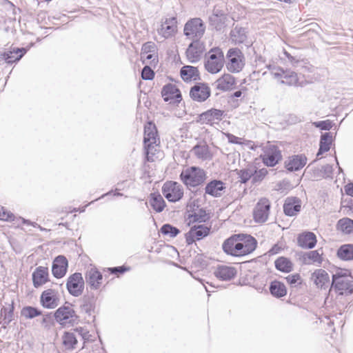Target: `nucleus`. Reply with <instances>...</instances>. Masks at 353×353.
Here are the masks:
<instances>
[{"instance_id": "f257e3e1", "label": "nucleus", "mask_w": 353, "mask_h": 353, "mask_svg": "<svg viewBox=\"0 0 353 353\" xmlns=\"http://www.w3.org/2000/svg\"><path fill=\"white\" fill-rule=\"evenodd\" d=\"M256 240L250 234H238L231 236L223 243V251L233 256H243L252 253L256 248Z\"/></svg>"}, {"instance_id": "f03ea898", "label": "nucleus", "mask_w": 353, "mask_h": 353, "mask_svg": "<svg viewBox=\"0 0 353 353\" xmlns=\"http://www.w3.org/2000/svg\"><path fill=\"white\" fill-rule=\"evenodd\" d=\"M331 287L339 294L353 292V277L347 270H339L332 275Z\"/></svg>"}, {"instance_id": "7ed1b4c3", "label": "nucleus", "mask_w": 353, "mask_h": 353, "mask_svg": "<svg viewBox=\"0 0 353 353\" xmlns=\"http://www.w3.org/2000/svg\"><path fill=\"white\" fill-rule=\"evenodd\" d=\"M143 143L147 160L150 162L154 161V155L156 151L155 147L159 143V138L155 125L150 122L145 125Z\"/></svg>"}, {"instance_id": "20e7f679", "label": "nucleus", "mask_w": 353, "mask_h": 353, "mask_svg": "<svg viewBox=\"0 0 353 353\" xmlns=\"http://www.w3.org/2000/svg\"><path fill=\"white\" fill-rule=\"evenodd\" d=\"M225 62L222 50L213 48L210 50L205 57V68L211 74H216L221 70Z\"/></svg>"}, {"instance_id": "39448f33", "label": "nucleus", "mask_w": 353, "mask_h": 353, "mask_svg": "<svg viewBox=\"0 0 353 353\" xmlns=\"http://www.w3.org/2000/svg\"><path fill=\"white\" fill-rule=\"evenodd\" d=\"M180 178L188 187H196L201 184L205 179V173L200 168L192 166L183 170Z\"/></svg>"}, {"instance_id": "423d86ee", "label": "nucleus", "mask_w": 353, "mask_h": 353, "mask_svg": "<svg viewBox=\"0 0 353 353\" xmlns=\"http://www.w3.org/2000/svg\"><path fill=\"white\" fill-rule=\"evenodd\" d=\"M54 318L62 326H72L79 321V317L71 306H61L54 312Z\"/></svg>"}, {"instance_id": "0eeeda50", "label": "nucleus", "mask_w": 353, "mask_h": 353, "mask_svg": "<svg viewBox=\"0 0 353 353\" xmlns=\"http://www.w3.org/2000/svg\"><path fill=\"white\" fill-rule=\"evenodd\" d=\"M205 31V26L200 18H193L186 22L184 26V34L189 39L200 40Z\"/></svg>"}, {"instance_id": "6e6552de", "label": "nucleus", "mask_w": 353, "mask_h": 353, "mask_svg": "<svg viewBox=\"0 0 353 353\" xmlns=\"http://www.w3.org/2000/svg\"><path fill=\"white\" fill-rule=\"evenodd\" d=\"M263 163L269 167H273L282 159V154L278 146L268 143L263 148V154H261Z\"/></svg>"}, {"instance_id": "1a4fd4ad", "label": "nucleus", "mask_w": 353, "mask_h": 353, "mask_svg": "<svg viewBox=\"0 0 353 353\" xmlns=\"http://www.w3.org/2000/svg\"><path fill=\"white\" fill-rule=\"evenodd\" d=\"M228 70L233 73L239 72L245 65V57L243 52L238 48H230L227 53Z\"/></svg>"}, {"instance_id": "9d476101", "label": "nucleus", "mask_w": 353, "mask_h": 353, "mask_svg": "<svg viewBox=\"0 0 353 353\" xmlns=\"http://www.w3.org/2000/svg\"><path fill=\"white\" fill-rule=\"evenodd\" d=\"M162 193L170 202L175 203L181 199L183 196V186L176 181H166L162 187Z\"/></svg>"}, {"instance_id": "9b49d317", "label": "nucleus", "mask_w": 353, "mask_h": 353, "mask_svg": "<svg viewBox=\"0 0 353 353\" xmlns=\"http://www.w3.org/2000/svg\"><path fill=\"white\" fill-rule=\"evenodd\" d=\"M223 114L224 111L212 108L200 114L196 121L201 124L213 125L222 120Z\"/></svg>"}, {"instance_id": "f8f14e48", "label": "nucleus", "mask_w": 353, "mask_h": 353, "mask_svg": "<svg viewBox=\"0 0 353 353\" xmlns=\"http://www.w3.org/2000/svg\"><path fill=\"white\" fill-rule=\"evenodd\" d=\"M84 284L81 274L76 272L68 277L66 287L70 294L79 296L83 291Z\"/></svg>"}, {"instance_id": "ddd939ff", "label": "nucleus", "mask_w": 353, "mask_h": 353, "mask_svg": "<svg viewBox=\"0 0 353 353\" xmlns=\"http://www.w3.org/2000/svg\"><path fill=\"white\" fill-rule=\"evenodd\" d=\"M270 202L266 198L261 199L256 203L253 212L254 219L256 223L265 222L269 216Z\"/></svg>"}, {"instance_id": "4468645a", "label": "nucleus", "mask_w": 353, "mask_h": 353, "mask_svg": "<svg viewBox=\"0 0 353 353\" xmlns=\"http://www.w3.org/2000/svg\"><path fill=\"white\" fill-rule=\"evenodd\" d=\"M272 75L276 79L282 78L281 83L288 85H299L297 74L292 71H284L281 68H274L271 71Z\"/></svg>"}, {"instance_id": "2eb2a0df", "label": "nucleus", "mask_w": 353, "mask_h": 353, "mask_svg": "<svg viewBox=\"0 0 353 353\" xmlns=\"http://www.w3.org/2000/svg\"><path fill=\"white\" fill-rule=\"evenodd\" d=\"M205 50V44L203 41H193L186 50L187 59L191 63H196L201 59Z\"/></svg>"}, {"instance_id": "dca6fc26", "label": "nucleus", "mask_w": 353, "mask_h": 353, "mask_svg": "<svg viewBox=\"0 0 353 353\" xmlns=\"http://www.w3.org/2000/svg\"><path fill=\"white\" fill-rule=\"evenodd\" d=\"M210 233V228L203 225H194L185 234V241L188 245L207 236Z\"/></svg>"}, {"instance_id": "f3484780", "label": "nucleus", "mask_w": 353, "mask_h": 353, "mask_svg": "<svg viewBox=\"0 0 353 353\" xmlns=\"http://www.w3.org/2000/svg\"><path fill=\"white\" fill-rule=\"evenodd\" d=\"M177 32V21L175 17L166 19L161 27L157 29V32L163 39H168L175 35Z\"/></svg>"}, {"instance_id": "a211bd4d", "label": "nucleus", "mask_w": 353, "mask_h": 353, "mask_svg": "<svg viewBox=\"0 0 353 353\" xmlns=\"http://www.w3.org/2000/svg\"><path fill=\"white\" fill-rule=\"evenodd\" d=\"M322 255V250H312L301 254L299 259L303 264L320 266L323 262Z\"/></svg>"}, {"instance_id": "6ab92c4d", "label": "nucleus", "mask_w": 353, "mask_h": 353, "mask_svg": "<svg viewBox=\"0 0 353 353\" xmlns=\"http://www.w3.org/2000/svg\"><path fill=\"white\" fill-rule=\"evenodd\" d=\"M161 94L164 101L170 103H178L181 99V92L179 89L175 85L170 83L163 86Z\"/></svg>"}, {"instance_id": "aec40b11", "label": "nucleus", "mask_w": 353, "mask_h": 353, "mask_svg": "<svg viewBox=\"0 0 353 353\" xmlns=\"http://www.w3.org/2000/svg\"><path fill=\"white\" fill-rule=\"evenodd\" d=\"M190 94L194 101H205L210 96V89L207 84L198 83L191 88Z\"/></svg>"}, {"instance_id": "412c9836", "label": "nucleus", "mask_w": 353, "mask_h": 353, "mask_svg": "<svg viewBox=\"0 0 353 353\" xmlns=\"http://www.w3.org/2000/svg\"><path fill=\"white\" fill-rule=\"evenodd\" d=\"M311 280L318 288L327 289L330 285L328 273L323 269L316 270L311 275Z\"/></svg>"}, {"instance_id": "4be33fe9", "label": "nucleus", "mask_w": 353, "mask_h": 353, "mask_svg": "<svg viewBox=\"0 0 353 353\" xmlns=\"http://www.w3.org/2000/svg\"><path fill=\"white\" fill-rule=\"evenodd\" d=\"M85 281L91 289L97 290L101 285L103 276L96 268H90L85 273Z\"/></svg>"}, {"instance_id": "5701e85b", "label": "nucleus", "mask_w": 353, "mask_h": 353, "mask_svg": "<svg viewBox=\"0 0 353 353\" xmlns=\"http://www.w3.org/2000/svg\"><path fill=\"white\" fill-rule=\"evenodd\" d=\"M68 268V261L64 256L60 255L53 261L52 272L54 277L59 279L65 276Z\"/></svg>"}, {"instance_id": "b1692460", "label": "nucleus", "mask_w": 353, "mask_h": 353, "mask_svg": "<svg viewBox=\"0 0 353 353\" xmlns=\"http://www.w3.org/2000/svg\"><path fill=\"white\" fill-rule=\"evenodd\" d=\"M235 84V78L228 73L223 74L215 81L216 88L223 92L232 90Z\"/></svg>"}, {"instance_id": "393cba45", "label": "nucleus", "mask_w": 353, "mask_h": 353, "mask_svg": "<svg viewBox=\"0 0 353 353\" xmlns=\"http://www.w3.org/2000/svg\"><path fill=\"white\" fill-rule=\"evenodd\" d=\"M41 302L44 307L54 308L58 305L59 299L54 290H45L41 296Z\"/></svg>"}, {"instance_id": "a878e982", "label": "nucleus", "mask_w": 353, "mask_h": 353, "mask_svg": "<svg viewBox=\"0 0 353 353\" xmlns=\"http://www.w3.org/2000/svg\"><path fill=\"white\" fill-rule=\"evenodd\" d=\"M225 189V184L221 181L213 180L206 185L205 192L212 196L219 197L223 195Z\"/></svg>"}, {"instance_id": "bb28decb", "label": "nucleus", "mask_w": 353, "mask_h": 353, "mask_svg": "<svg viewBox=\"0 0 353 353\" xmlns=\"http://www.w3.org/2000/svg\"><path fill=\"white\" fill-rule=\"evenodd\" d=\"M236 274V269L228 265H219L214 272V276L222 281L231 280Z\"/></svg>"}, {"instance_id": "cd10ccee", "label": "nucleus", "mask_w": 353, "mask_h": 353, "mask_svg": "<svg viewBox=\"0 0 353 353\" xmlns=\"http://www.w3.org/2000/svg\"><path fill=\"white\" fill-rule=\"evenodd\" d=\"M301 202L295 197L288 198L283 205V210L286 215L294 216L301 210Z\"/></svg>"}, {"instance_id": "c85d7f7f", "label": "nucleus", "mask_w": 353, "mask_h": 353, "mask_svg": "<svg viewBox=\"0 0 353 353\" xmlns=\"http://www.w3.org/2000/svg\"><path fill=\"white\" fill-rule=\"evenodd\" d=\"M48 280V270L47 268L39 266L35 269L32 274L33 284L38 288L45 284Z\"/></svg>"}, {"instance_id": "c756f323", "label": "nucleus", "mask_w": 353, "mask_h": 353, "mask_svg": "<svg viewBox=\"0 0 353 353\" xmlns=\"http://www.w3.org/2000/svg\"><path fill=\"white\" fill-rule=\"evenodd\" d=\"M194 154L202 161L211 160L213 154L206 143L197 144L192 150Z\"/></svg>"}, {"instance_id": "7c9ffc66", "label": "nucleus", "mask_w": 353, "mask_h": 353, "mask_svg": "<svg viewBox=\"0 0 353 353\" xmlns=\"http://www.w3.org/2000/svg\"><path fill=\"white\" fill-rule=\"evenodd\" d=\"M181 77L185 81H196L199 79L197 68L191 65L183 66L180 71Z\"/></svg>"}, {"instance_id": "2f4dec72", "label": "nucleus", "mask_w": 353, "mask_h": 353, "mask_svg": "<svg viewBox=\"0 0 353 353\" xmlns=\"http://www.w3.org/2000/svg\"><path fill=\"white\" fill-rule=\"evenodd\" d=\"M306 157L303 155H294L286 162L285 167L290 171H296L306 164Z\"/></svg>"}, {"instance_id": "473e14b6", "label": "nucleus", "mask_w": 353, "mask_h": 353, "mask_svg": "<svg viewBox=\"0 0 353 353\" xmlns=\"http://www.w3.org/2000/svg\"><path fill=\"white\" fill-rule=\"evenodd\" d=\"M316 243V235L313 232H307L298 237V244L303 248L312 249Z\"/></svg>"}, {"instance_id": "72a5a7b5", "label": "nucleus", "mask_w": 353, "mask_h": 353, "mask_svg": "<svg viewBox=\"0 0 353 353\" xmlns=\"http://www.w3.org/2000/svg\"><path fill=\"white\" fill-rule=\"evenodd\" d=\"M26 52L24 48H14L13 50L3 52L1 57L7 63H12L21 59Z\"/></svg>"}, {"instance_id": "f704fd0d", "label": "nucleus", "mask_w": 353, "mask_h": 353, "mask_svg": "<svg viewBox=\"0 0 353 353\" xmlns=\"http://www.w3.org/2000/svg\"><path fill=\"white\" fill-rule=\"evenodd\" d=\"M150 203L153 210L157 212H162L165 206V203L159 194H151Z\"/></svg>"}, {"instance_id": "c9c22d12", "label": "nucleus", "mask_w": 353, "mask_h": 353, "mask_svg": "<svg viewBox=\"0 0 353 353\" xmlns=\"http://www.w3.org/2000/svg\"><path fill=\"white\" fill-rule=\"evenodd\" d=\"M337 256L344 261L353 260V245L345 244L341 245L337 251Z\"/></svg>"}, {"instance_id": "e433bc0d", "label": "nucleus", "mask_w": 353, "mask_h": 353, "mask_svg": "<svg viewBox=\"0 0 353 353\" xmlns=\"http://www.w3.org/2000/svg\"><path fill=\"white\" fill-rule=\"evenodd\" d=\"M270 291L276 297L284 296L287 293L285 285L278 281H274L270 283Z\"/></svg>"}, {"instance_id": "4c0bfd02", "label": "nucleus", "mask_w": 353, "mask_h": 353, "mask_svg": "<svg viewBox=\"0 0 353 353\" xmlns=\"http://www.w3.org/2000/svg\"><path fill=\"white\" fill-rule=\"evenodd\" d=\"M336 227L338 230L344 234H351L353 232V220L349 218H343L338 221Z\"/></svg>"}, {"instance_id": "58836bf2", "label": "nucleus", "mask_w": 353, "mask_h": 353, "mask_svg": "<svg viewBox=\"0 0 353 353\" xmlns=\"http://www.w3.org/2000/svg\"><path fill=\"white\" fill-rule=\"evenodd\" d=\"M332 136L330 133H325L321 135L320 140V147L317 153V157H319L323 152H327L330 148Z\"/></svg>"}, {"instance_id": "ea45409f", "label": "nucleus", "mask_w": 353, "mask_h": 353, "mask_svg": "<svg viewBox=\"0 0 353 353\" xmlns=\"http://www.w3.org/2000/svg\"><path fill=\"white\" fill-rule=\"evenodd\" d=\"M230 37L232 42L236 44L243 43L247 38L245 29L235 27L230 32Z\"/></svg>"}, {"instance_id": "a19ab883", "label": "nucleus", "mask_w": 353, "mask_h": 353, "mask_svg": "<svg viewBox=\"0 0 353 353\" xmlns=\"http://www.w3.org/2000/svg\"><path fill=\"white\" fill-rule=\"evenodd\" d=\"M275 267L283 272H290L293 269L292 263L285 257H279L275 261Z\"/></svg>"}, {"instance_id": "79ce46f5", "label": "nucleus", "mask_w": 353, "mask_h": 353, "mask_svg": "<svg viewBox=\"0 0 353 353\" xmlns=\"http://www.w3.org/2000/svg\"><path fill=\"white\" fill-rule=\"evenodd\" d=\"M255 172V165H249L245 169L240 170L238 172V175L240 179V181L242 183H245L248 181L252 177L253 178V175Z\"/></svg>"}, {"instance_id": "37998d69", "label": "nucleus", "mask_w": 353, "mask_h": 353, "mask_svg": "<svg viewBox=\"0 0 353 353\" xmlns=\"http://www.w3.org/2000/svg\"><path fill=\"white\" fill-rule=\"evenodd\" d=\"M63 344L68 350H72L77 343V338L72 332H65L62 336Z\"/></svg>"}, {"instance_id": "c03bdc74", "label": "nucleus", "mask_w": 353, "mask_h": 353, "mask_svg": "<svg viewBox=\"0 0 353 353\" xmlns=\"http://www.w3.org/2000/svg\"><path fill=\"white\" fill-rule=\"evenodd\" d=\"M208 219V214L203 209H199L189 215L190 222H205Z\"/></svg>"}, {"instance_id": "a18cd8bd", "label": "nucleus", "mask_w": 353, "mask_h": 353, "mask_svg": "<svg viewBox=\"0 0 353 353\" xmlns=\"http://www.w3.org/2000/svg\"><path fill=\"white\" fill-rule=\"evenodd\" d=\"M21 314L27 319H32L40 316L41 314V312L36 307L26 306L21 310Z\"/></svg>"}, {"instance_id": "49530a36", "label": "nucleus", "mask_w": 353, "mask_h": 353, "mask_svg": "<svg viewBox=\"0 0 353 353\" xmlns=\"http://www.w3.org/2000/svg\"><path fill=\"white\" fill-rule=\"evenodd\" d=\"M163 234L168 235L171 238L175 237L179 232V230L170 224H165L161 228Z\"/></svg>"}, {"instance_id": "de8ad7c7", "label": "nucleus", "mask_w": 353, "mask_h": 353, "mask_svg": "<svg viewBox=\"0 0 353 353\" xmlns=\"http://www.w3.org/2000/svg\"><path fill=\"white\" fill-rule=\"evenodd\" d=\"M141 59L143 63L155 65L158 62L156 52L145 54H141Z\"/></svg>"}, {"instance_id": "09e8293b", "label": "nucleus", "mask_w": 353, "mask_h": 353, "mask_svg": "<svg viewBox=\"0 0 353 353\" xmlns=\"http://www.w3.org/2000/svg\"><path fill=\"white\" fill-rule=\"evenodd\" d=\"M268 173V172L266 168H262L257 170L256 168L255 167V172L253 175L252 183H256L261 181L265 177Z\"/></svg>"}, {"instance_id": "8fccbe9b", "label": "nucleus", "mask_w": 353, "mask_h": 353, "mask_svg": "<svg viewBox=\"0 0 353 353\" xmlns=\"http://www.w3.org/2000/svg\"><path fill=\"white\" fill-rule=\"evenodd\" d=\"M156 52V46L153 42L149 41L145 43L141 48V54H145Z\"/></svg>"}, {"instance_id": "3c124183", "label": "nucleus", "mask_w": 353, "mask_h": 353, "mask_svg": "<svg viewBox=\"0 0 353 353\" xmlns=\"http://www.w3.org/2000/svg\"><path fill=\"white\" fill-rule=\"evenodd\" d=\"M141 77L144 80H152L154 77V72L148 65H145L141 72Z\"/></svg>"}, {"instance_id": "603ef678", "label": "nucleus", "mask_w": 353, "mask_h": 353, "mask_svg": "<svg viewBox=\"0 0 353 353\" xmlns=\"http://www.w3.org/2000/svg\"><path fill=\"white\" fill-rule=\"evenodd\" d=\"M314 125L316 127L319 128L320 129L324 130H329L332 127V123L329 120L315 122V123H314Z\"/></svg>"}, {"instance_id": "864d4df0", "label": "nucleus", "mask_w": 353, "mask_h": 353, "mask_svg": "<svg viewBox=\"0 0 353 353\" xmlns=\"http://www.w3.org/2000/svg\"><path fill=\"white\" fill-rule=\"evenodd\" d=\"M210 21L213 25L215 21H218L216 24H214L215 28L217 30H220L221 28L223 21L221 18H219L218 14H214L212 17H210Z\"/></svg>"}, {"instance_id": "5fc2aeb1", "label": "nucleus", "mask_w": 353, "mask_h": 353, "mask_svg": "<svg viewBox=\"0 0 353 353\" xmlns=\"http://www.w3.org/2000/svg\"><path fill=\"white\" fill-rule=\"evenodd\" d=\"M321 172L323 173L325 177H332L333 172V167L331 165L327 164L321 168Z\"/></svg>"}, {"instance_id": "6e6d98bb", "label": "nucleus", "mask_w": 353, "mask_h": 353, "mask_svg": "<svg viewBox=\"0 0 353 353\" xmlns=\"http://www.w3.org/2000/svg\"><path fill=\"white\" fill-rule=\"evenodd\" d=\"M288 283L290 285H294L301 280V276L299 274H290L286 277Z\"/></svg>"}, {"instance_id": "4d7b16f0", "label": "nucleus", "mask_w": 353, "mask_h": 353, "mask_svg": "<svg viewBox=\"0 0 353 353\" xmlns=\"http://www.w3.org/2000/svg\"><path fill=\"white\" fill-rule=\"evenodd\" d=\"M12 216H13V214L12 213L6 212L3 207L0 208V219L1 220H5V221L11 220Z\"/></svg>"}, {"instance_id": "13d9d810", "label": "nucleus", "mask_w": 353, "mask_h": 353, "mask_svg": "<svg viewBox=\"0 0 353 353\" xmlns=\"http://www.w3.org/2000/svg\"><path fill=\"white\" fill-rule=\"evenodd\" d=\"M227 137L228 139V141L231 143H235V144H242V139L237 137L232 134H228Z\"/></svg>"}, {"instance_id": "bf43d9fd", "label": "nucleus", "mask_w": 353, "mask_h": 353, "mask_svg": "<svg viewBox=\"0 0 353 353\" xmlns=\"http://www.w3.org/2000/svg\"><path fill=\"white\" fill-rule=\"evenodd\" d=\"M128 269L125 268V267L123 266H120V267H115V268H110V271L111 272V273L112 274H117V273H119V274H123Z\"/></svg>"}, {"instance_id": "052dcab7", "label": "nucleus", "mask_w": 353, "mask_h": 353, "mask_svg": "<svg viewBox=\"0 0 353 353\" xmlns=\"http://www.w3.org/2000/svg\"><path fill=\"white\" fill-rule=\"evenodd\" d=\"M281 250V247L278 244H275L269 251V255H274L279 254Z\"/></svg>"}, {"instance_id": "680f3d73", "label": "nucleus", "mask_w": 353, "mask_h": 353, "mask_svg": "<svg viewBox=\"0 0 353 353\" xmlns=\"http://www.w3.org/2000/svg\"><path fill=\"white\" fill-rule=\"evenodd\" d=\"M345 191L347 195L353 196V183L345 185Z\"/></svg>"}, {"instance_id": "e2e57ef3", "label": "nucleus", "mask_w": 353, "mask_h": 353, "mask_svg": "<svg viewBox=\"0 0 353 353\" xmlns=\"http://www.w3.org/2000/svg\"><path fill=\"white\" fill-rule=\"evenodd\" d=\"M49 316L48 315H46V316H43V318H42V320H41V324L44 326H47V324H48V319H49Z\"/></svg>"}, {"instance_id": "0e129e2a", "label": "nucleus", "mask_w": 353, "mask_h": 353, "mask_svg": "<svg viewBox=\"0 0 353 353\" xmlns=\"http://www.w3.org/2000/svg\"><path fill=\"white\" fill-rule=\"evenodd\" d=\"M22 222H23V223L32 225L33 226H34V227H35V225H34V223H32L30 221L26 220V219H22Z\"/></svg>"}, {"instance_id": "69168bd1", "label": "nucleus", "mask_w": 353, "mask_h": 353, "mask_svg": "<svg viewBox=\"0 0 353 353\" xmlns=\"http://www.w3.org/2000/svg\"><path fill=\"white\" fill-rule=\"evenodd\" d=\"M241 91H236L234 93V97H240L241 96Z\"/></svg>"}, {"instance_id": "338daca9", "label": "nucleus", "mask_w": 353, "mask_h": 353, "mask_svg": "<svg viewBox=\"0 0 353 353\" xmlns=\"http://www.w3.org/2000/svg\"><path fill=\"white\" fill-rule=\"evenodd\" d=\"M196 260L201 263L202 256H197Z\"/></svg>"}, {"instance_id": "774afa93", "label": "nucleus", "mask_w": 353, "mask_h": 353, "mask_svg": "<svg viewBox=\"0 0 353 353\" xmlns=\"http://www.w3.org/2000/svg\"><path fill=\"white\" fill-rule=\"evenodd\" d=\"M285 54H286V56H287L289 59H292V57H291L288 53L285 52Z\"/></svg>"}]
</instances>
